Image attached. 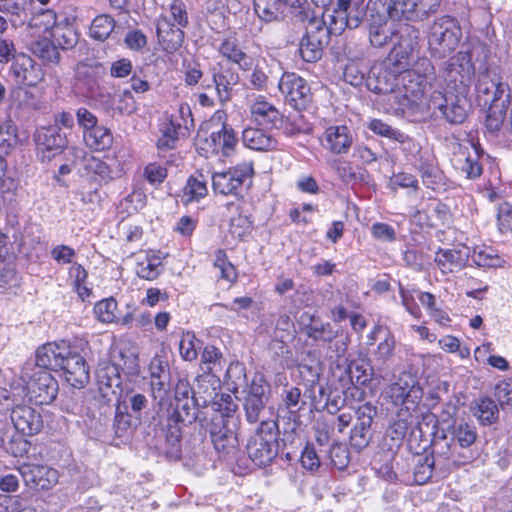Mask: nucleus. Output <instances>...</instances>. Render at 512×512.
Here are the masks:
<instances>
[{
	"label": "nucleus",
	"mask_w": 512,
	"mask_h": 512,
	"mask_svg": "<svg viewBox=\"0 0 512 512\" xmlns=\"http://www.w3.org/2000/svg\"><path fill=\"white\" fill-rule=\"evenodd\" d=\"M407 36L401 35L384 63L400 74L403 106L426 105L438 110L452 124L462 123L468 113V92L474 77L475 66L470 51H459L450 57L435 73V67L426 56H421L411 65L418 49L417 35L406 27Z\"/></svg>",
	"instance_id": "obj_1"
},
{
	"label": "nucleus",
	"mask_w": 512,
	"mask_h": 512,
	"mask_svg": "<svg viewBox=\"0 0 512 512\" xmlns=\"http://www.w3.org/2000/svg\"><path fill=\"white\" fill-rule=\"evenodd\" d=\"M36 367L44 370L63 371L68 384L82 388L89 382V369L73 343L66 340L48 342L36 350Z\"/></svg>",
	"instance_id": "obj_2"
},
{
	"label": "nucleus",
	"mask_w": 512,
	"mask_h": 512,
	"mask_svg": "<svg viewBox=\"0 0 512 512\" xmlns=\"http://www.w3.org/2000/svg\"><path fill=\"white\" fill-rule=\"evenodd\" d=\"M19 380L25 398L19 403L13 400L11 413L17 416H41V407L55 399L58 382L49 371L36 367L32 362L24 364Z\"/></svg>",
	"instance_id": "obj_3"
},
{
	"label": "nucleus",
	"mask_w": 512,
	"mask_h": 512,
	"mask_svg": "<svg viewBox=\"0 0 512 512\" xmlns=\"http://www.w3.org/2000/svg\"><path fill=\"white\" fill-rule=\"evenodd\" d=\"M121 372L136 375L139 372L138 356L131 349L113 346L110 349L109 361H101L96 370L99 390V402L110 406L118 400L121 393Z\"/></svg>",
	"instance_id": "obj_4"
},
{
	"label": "nucleus",
	"mask_w": 512,
	"mask_h": 512,
	"mask_svg": "<svg viewBox=\"0 0 512 512\" xmlns=\"http://www.w3.org/2000/svg\"><path fill=\"white\" fill-rule=\"evenodd\" d=\"M287 425L291 431L298 426L296 418H267L263 420L247 445V453L258 467L269 465L278 454L277 436L280 425Z\"/></svg>",
	"instance_id": "obj_5"
},
{
	"label": "nucleus",
	"mask_w": 512,
	"mask_h": 512,
	"mask_svg": "<svg viewBox=\"0 0 512 512\" xmlns=\"http://www.w3.org/2000/svg\"><path fill=\"white\" fill-rule=\"evenodd\" d=\"M226 114L223 111H216L210 120V124H217L211 133L206 136H199L197 149L204 157L212 156L229 157L238 144V137L234 129L225 122Z\"/></svg>",
	"instance_id": "obj_6"
},
{
	"label": "nucleus",
	"mask_w": 512,
	"mask_h": 512,
	"mask_svg": "<svg viewBox=\"0 0 512 512\" xmlns=\"http://www.w3.org/2000/svg\"><path fill=\"white\" fill-rule=\"evenodd\" d=\"M462 37L458 21L451 16H442L433 21L427 33L430 55L443 59L458 47Z\"/></svg>",
	"instance_id": "obj_7"
},
{
	"label": "nucleus",
	"mask_w": 512,
	"mask_h": 512,
	"mask_svg": "<svg viewBox=\"0 0 512 512\" xmlns=\"http://www.w3.org/2000/svg\"><path fill=\"white\" fill-rule=\"evenodd\" d=\"M200 424L208 427L214 448L220 457L226 461L233 460L238 452V418H201Z\"/></svg>",
	"instance_id": "obj_8"
},
{
	"label": "nucleus",
	"mask_w": 512,
	"mask_h": 512,
	"mask_svg": "<svg viewBox=\"0 0 512 512\" xmlns=\"http://www.w3.org/2000/svg\"><path fill=\"white\" fill-rule=\"evenodd\" d=\"M385 394L396 407H401L397 412V416H401L403 411L410 413L415 410L422 399L423 389L415 374L404 372L387 387Z\"/></svg>",
	"instance_id": "obj_9"
},
{
	"label": "nucleus",
	"mask_w": 512,
	"mask_h": 512,
	"mask_svg": "<svg viewBox=\"0 0 512 512\" xmlns=\"http://www.w3.org/2000/svg\"><path fill=\"white\" fill-rule=\"evenodd\" d=\"M370 11L369 39L374 47H383L399 32V24L384 11L382 0H370L368 4Z\"/></svg>",
	"instance_id": "obj_10"
},
{
	"label": "nucleus",
	"mask_w": 512,
	"mask_h": 512,
	"mask_svg": "<svg viewBox=\"0 0 512 512\" xmlns=\"http://www.w3.org/2000/svg\"><path fill=\"white\" fill-rule=\"evenodd\" d=\"M441 0H388L384 11L392 19L422 20L435 13Z\"/></svg>",
	"instance_id": "obj_11"
},
{
	"label": "nucleus",
	"mask_w": 512,
	"mask_h": 512,
	"mask_svg": "<svg viewBox=\"0 0 512 512\" xmlns=\"http://www.w3.org/2000/svg\"><path fill=\"white\" fill-rule=\"evenodd\" d=\"M367 86L369 90L377 94L391 93L402 109L413 107L401 104L404 93H400V88H402L400 74L391 67H387V64L384 62L372 67L367 79Z\"/></svg>",
	"instance_id": "obj_12"
},
{
	"label": "nucleus",
	"mask_w": 512,
	"mask_h": 512,
	"mask_svg": "<svg viewBox=\"0 0 512 512\" xmlns=\"http://www.w3.org/2000/svg\"><path fill=\"white\" fill-rule=\"evenodd\" d=\"M327 29L332 35L342 34L346 28H357L362 21V11L352 0H336L333 13L328 15Z\"/></svg>",
	"instance_id": "obj_13"
},
{
	"label": "nucleus",
	"mask_w": 512,
	"mask_h": 512,
	"mask_svg": "<svg viewBox=\"0 0 512 512\" xmlns=\"http://www.w3.org/2000/svg\"><path fill=\"white\" fill-rule=\"evenodd\" d=\"M253 175V165L250 162L241 163L228 171L214 173L212 186L216 193L235 195L244 183Z\"/></svg>",
	"instance_id": "obj_14"
},
{
	"label": "nucleus",
	"mask_w": 512,
	"mask_h": 512,
	"mask_svg": "<svg viewBox=\"0 0 512 512\" xmlns=\"http://www.w3.org/2000/svg\"><path fill=\"white\" fill-rule=\"evenodd\" d=\"M104 67L98 62H80L75 69L76 88L87 98L98 100L103 94L99 80Z\"/></svg>",
	"instance_id": "obj_15"
},
{
	"label": "nucleus",
	"mask_w": 512,
	"mask_h": 512,
	"mask_svg": "<svg viewBox=\"0 0 512 512\" xmlns=\"http://www.w3.org/2000/svg\"><path fill=\"white\" fill-rule=\"evenodd\" d=\"M333 375L338 377L342 389H349L350 386H364L369 383L373 376V368L366 360H352L345 368L337 364L333 369Z\"/></svg>",
	"instance_id": "obj_16"
},
{
	"label": "nucleus",
	"mask_w": 512,
	"mask_h": 512,
	"mask_svg": "<svg viewBox=\"0 0 512 512\" xmlns=\"http://www.w3.org/2000/svg\"><path fill=\"white\" fill-rule=\"evenodd\" d=\"M279 90L288 104L297 110L305 108L310 99V87L295 73H284L279 81Z\"/></svg>",
	"instance_id": "obj_17"
},
{
	"label": "nucleus",
	"mask_w": 512,
	"mask_h": 512,
	"mask_svg": "<svg viewBox=\"0 0 512 512\" xmlns=\"http://www.w3.org/2000/svg\"><path fill=\"white\" fill-rule=\"evenodd\" d=\"M34 141L43 160H50L59 153L66 144L65 136L61 134L59 127H40L34 134Z\"/></svg>",
	"instance_id": "obj_18"
},
{
	"label": "nucleus",
	"mask_w": 512,
	"mask_h": 512,
	"mask_svg": "<svg viewBox=\"0 0 512 512\" xmlns=\"http://www.w3.org/2000/svg\"><path fill=\"white\" fill-rule=\"evenodd\" d=\"M19 472L27 485L31 484L42 490L51 489L59 480L58 471L45 465L24 463Z\"/></svg>",
	"instance_id": "obj_19"
},
{
	"label": "nucleus",
	"mask_w": 512,
	"mask_h": 512,
	"mask_svg": "<svg viewBox=\"0 0 512 512\" xmlns=\"http://www.w3.org/2000/svg\"><path fill=\"white\" fill-rule=\"evenodd\" d=\"M249 111L251 120L266 128H278L282 122V114L262 95H257L250 101Z\"/></svg>",
	"instance_id": "obj_20"
},
{
	"label": "nucleus",
	"mask_w": 512,
	"mask_h": 512,
	"mask_svg": "<svg viewBox=\"0 0 512 512\" xmlns=\"http://www.w3.org/2000/svg\"><path fill=\"white\" fill-rule=\"evenodd\" d=\"M322 146L333 154H346L353 144V135L346 125H332L320 138Z\"/></svg>",
	"instance_id": "obj_21"
},
{
	"label": "nucleus",
	"mask_w": 512,
	"mask_h": 512,
	"mask_svg": "<svg viewBox=\"0 0 512 512\" xmlns=\"http://www.w3.org/2000/svg\"><path fill=\"white\" fill-rule=\"evenodd\" d=\"M156 34L159 44L167 53L178 50L184 39V32L180 26L171 23L166 15H160L156 21Z\"/></svg>",
	"instance_id": "obj_22"
},
{
	"label": "nucleus",
	"mask_w": 512,
	"mask_h": 512,
	"mask_svg": "<svg viewBox=\"0 0 512 512\" xmlns=\"http://www.w3.org/2000/svg\"><path fill=\"white\" fill-rule=\"evenodd\" d=\"M11 70L18 84L36 86L44 78L41 66L27 55L19 56Z\"/></svg>",
	"instance_id": "obj_23"
},
{
	"label": "nucleus",
	"mask_w": 512,
	"mask_h": 512,
	"mask_svg": "<svg viewBox=\"0 0 512 512\" xmlns=\"http://www.w3.org/2000/svg\"><path fill=\"white\" fill-rule=\"evenodd\" d=\"M469 256L468 247L439 249L435 255V262L442 273H453L465 267Z\"/></svg>",
	"instance_id": "obj_24"
},
{
	"label": "nucleus",
	"mask_w": 512,
	"mask_h": 512,
	"mask_svg": "<svg viewBox=\"0 0 512 512\" xmlns=\"http://www.w3.org/2000/svg\"><path fill=\"white\" fill-rule=\"evenodd\" d=\"M164 258L163 253L158 250H149L139 255L135 267L137 276L149 281L156 279L163 270Z\"/></svg>",
	"instance_id": "obj_25"
},
{
	"label": "nucleus",
	"mask_w": 512,
	"mask_h": 512,
	"mask_svg": "<svg viewBox=\"0 0 512 512\" xmlns=\"http://www.w3.org/2000/svg\"><path fill=\"white\" fill-rule=\"evenodd\" d=\"M242 142L247 148L255 151L273 150L278 145V141L271 133L253 127L243 130Z\"/></svg>",
	"instance_id": "obj_26"
},
{
	"label": "nucleus",
	"mask_w": 512,
	"mask_h": 512,
	"mask_svg": "<svg viewBox=\"0 0 512 512\" xmlns=\"http://www.w3.org/2000/svg\"><path fill=\"white\" fill-rule=\"evenodd\" d=\"M57 15L54 10L42 9L36 12L30 19L27 30L29 37L51 35L57 26Z\"/></svg>",
	"instance_id": "obj_27"
},
{
	"label": "nucleus",
	"mask_w": 512,
	"mask_h": 512,
	"mask_svg": "<svg viewBox=\"0 0 512 512\" xmlns=\"http://www.w3.org/2000/svg\"><path fill=\"white\" fill-rule=\"evenodd\" d=\"M98 100L104 108L111 111L113 115L115 113L129 115L136 109L134 97L129 90H124L115 96L103 93Z\"/></svg>",
	"instance_id": "obj_28"
},
{
	"label": "nucleus",
	"mask_w": 512,
	"mask_h": 512,
	"mask_svg": "<svg viewBox=\"0 0 512 512\" xmlns=\"http://www.w3.org/2000/svg\"><path fill=\"white\" fill-rule=\"evenodd\" d=\"M27 46L33 54L48 62L57 63L60 59L52 36L30 37L27 40Z\"/></svg>",
	"instance_id": "obj_29"
},
{
	"label": "nucleus",
	"mask_w": 512,
	"mask_h": 512,
	"mask_svg": "<svg viewBox=\"0 0 512 512\" xmlns=\"http://www.w3.org/2000/svg\"><path fill=\"white\" fill-rule=\"evenodd\" d=\"M68 283L82 301H87L92 296V288L88 283V272L79 263H72L68 269Z\"/></svg>",
	"instance_id": "obj_30"
},
{
	"label": "nucleus",
	"mask_w": 512,
	"mask_h": 512,
	"mask_svg": "<svg viewBox=\"0 0 512 512\" xmlns=\"http://www.w3.org/2000/svg\"><path fill=\"white\" fill-rule=\"evenodd\" d=\"M219 52L223 57L237 64L244 71L252 67V59L242 51L234 37L225 38L219 46Z\"/></svg>",
	"instance_id": "obj_31"
},
{
	"label": "nucleus",
	"mask_w": 512,
	"mask_h": 512,
	"mask_svg": "<svg viewBox=\"0 0 512 512\" xmlns=\"http://www.w3.org/2000/svg\"><path fill=\"white\" fill-rule=\"evenodd\" d=\"M113 403L116 404L115 416H129V412H145L149 406L148 398L141 393L127 394L123 401H120L118 396V400H114Z\"/></svg>",
	"instance_id": "obj_32"
},
{
	"label": "nucleus",
	"mask_w": 512,
	"mask_h": 512,
	"mask_svg": "<svg viewBox=\"0 0 512 512\" xmlns=\"http://www.w3.org/2000/svg\"><path fill=\"white\" fill-rule=\"evenodd\" d=\"M182 125L173 116L166 118L160 125V137L157 147L160 150L173 149L178 141Z\"/></svg>",
	"instance_id": "obj_33"
},
{
	"label": "nucleus",
	"mask_w": 512,
	"mask_h": 512,
	"mask_svg": "<svg viewBox=\"0 0 512 512\" xmlns=\"http://www.w3.org/2000/svg\"><path fill=\"white\" fill-rule=\"evenodd\" d=\"M470 150L467 154L462 153L463 158H458L457 162L462 172L466 174L469 179H475L482 174V165L479 162L481 155L480 148L474 144H470Z\"/></svg>",
	"instance_id": "obj_34"
},
{
	"label": "nucleus",
	"mask_w": 512,
	"mask_h": 512,
	"mask_svg": "<svg viewBox=\"0 0 512 512\" xmlns=\"http://www.w3.org/2000/svg\"><path fill=\"white\" fill-rule=\"evenodd\" d=\"M54 43L62 50L72 49L78 42V32L68 22H58L57 26L51 33Z\"/></svg>",
	"instance_id": "obj_35"
},
{
	"label": "nucleus",
	"mask_w": 512,
	"mask_h": 512,
	"mask_svg": "<svg viewBox=\"0 0 512 512\" xmlns=\"http://www.w3.org/2000/svg\"><path fill=\"white\" fill-rule=\"evenodd\" d=\"M292 0H254L256 14L265 22L277 20L283 13V7Z\"/></svg>",
	"instance_id": "obj_36"
},
{
	"label": "nucleus",
	"mask_w": 512,
	"mask_h": 512,
	"mask_svg": "<svg viewBox=\"0 0 512 512\" xmlns=\"http://www.w3.org/2000/svg\"><path fill=\"white\" fill-rule=\"evenodd\" d=\"M84 141L86 145L96 151L108 149L113 143V136L109 129L103 126H96L87 132H84Z\"/></svg>",
	"instance_id": "obj_37"
},
{
	"label": "nucleus",
	"mask_w": 512,
	"mask_h": 512,
	"mask_svg": "<svg viewBox=\"0 0 512 512\" xmlns=\"http://www.w3.org/2000/svg\"><path fill=\"white\" fill-rule=\"evenodd\" d=\"M271 72L267 59H258L252 72L247 76L248 86L258 91L265 90Z\"/></svg>",
	"instance_id": "obj_38"
},
{
	"label": "nucleus",
	"mask_w": 512,
	"mask_h": 512,
	"mask_svg": "<svg viewBox=\"0 0 512 512\" xmlns=\"http://www.w3.org/2000/svg\"><path fill=\"white\" fill-rule=\"evenodd\" d=\"M115 20L107 14L96 16L89 28V35L97 41H105L115 29Z\"/></svg>",
	"instance_id": "obj_39"
},
{
	"label": "nucleus",
	"mask_w": 512,
	"mask_h": 512,
	"mask_svg": "<svg viewBox=\"0 0 512 512\" xmlns=\"http://www.w3.org/2000/svg\"><path fill=\"white\" fill-rule=\"evenodd\" d=\"M208 189L206 185V181L203 179V176L199 177L191 176L183 189V194L181 196V201L184 204H189L193 201H199L201 198L207 195Z\"/></svg>",
	"instance_id": "obj_40"
},
{
	"label": "nucleus",
	"mask_w": 512,
	"mask_h": 512,
	"mask_svg": "<svg viewBox=\"0 0 512 512\" xmlns=\"http://www.w3.org/2000/svg\"><path fill=\"white\" fill-rule=\"evenodd\" d=\"M165 423L161 422V425L166 429L165 438L169 445L167 453L171 455H178L180 452L179 444L181 439V420L182 418H164Z\"/></svg>",
	"instance_id": "obj_41"
},
{
	"label": "nucleus",
	"mask_w": 512,
	"mask_h": 512,
	"mask_svg": "<svg viewBox=\"0 0 512 512\" xmlns=\"http://www.w3.org/2000/svg\"><path fill=\"white\" fill-rule=\"evenodd\" d=\"M76 351L86 360L94 361L100 356L103 347V341L100 337L94 336L89 341L83 339H76L73 342Z\"/></svg>",
	"instance_id": "obj_42"
},
{
	"label": "nucleus",
	"mask_w": 512,
	"mask_h": 512,
	"mask_svg": "<svg viewBox=\"0 0 512 512\" xmlns=\"http://www.w3.org/2000/svg\"><path fill=\"white\" fill-rule=\"evenodd\" d=\"M237 79L238 77L229 71L213 74V82L221 102L230 99L232 88L237 83Z\"/></svg>",
	"instance_id": "obj_43"
},
{
	"label": "nucleus",
	"mask_w": 512,
	"mask_h": 512,
	"mask_svg": "<svg viewBox=\"0 0 512 512\" xmlns=\"http://www.w3.org/2000/svg\"><path fill=\"white\" fill-rule=\"evenodd\" d=\"M322 43L315 35H306L301 39L299 52L306 62H315L322 56Z\"/></svg>",
	"instance_id": "obj_44"
},
{
	"label": "nucleus",
	"mask_w": 512,
	"mask_h": 512,
	"mask_svg": "<svg viewBox=\"0 0 512 512\" xmlns=\"http://www.w3.org/2000/svg\"><path fill=\"white\" fill-rule=\"evenodd\" d=\"M117 306L114 298L102 299L95 304L94 315L101 323H114L117 320Z\"/></svg>",
	"instance_id": "obj_45"
},
{
	"label": "nucleus",
	"mask_w": 512,
	"mask_h": 512,
	"mask_svg": "<svg viewBox=\"0 0 512 512\" xmlns=\"http://www.w3.org/2000/svg\"><path fill=\"white\" fill-rule=\"evenodd\" d=\"M371 422L372 418H357L350 434L353 446L362 448L368 444Z\"/></svg>",
	"instance_id": "obj_46"
},
{
	"label": "nucleus",
	"mask_w": 512,
	"mask_h": 512,
	"mask_svg": "<svg viewBox=\"0 0 512 512\" xmlns=\"http://www.w3.org/2000/svg\"><path fill=\"white\" fill-rule=\"evenodd\" d=\"M471 257L479 267L495 268L502 264V259L489 247L474 248Z\"/></svg>",
	"instance_id": "obj_47"
},
{
	"label": "nucleus",
	"mask_w": 512,
	"mask_h": 512,
	"mask_svg": "<svg viewBox=\"0 0 512 512\" xmlns=\"http://www.w3.org/2000/svg\"><path fill=\"white\" fill-rule=\"evenodd\" d=\"M434 458L431 456H420L414 467L413 482L418 485L427 483L433 474Z\"/></svg>",
	"instance_id": "obj_48"
},
{
	"label": "nucleus",
	"mask_w": 512,
	"mask_h": 512,
	"mask_svg": "<svg viewBox=\"0 0 512 512\" xmlns=\"http://www.w3.org/2000/svg\"><path fill=\"white\" fill-rule=\"evenodd\" d=\"M84 169L91 174L99 177L100 180L107 181L112 179V171L110 167L101 159L86 155L83 159Z\"/></svg>",
	"instance_id": "obj_49"
},
{
	"label": "nucleus",
	"mask_w": 512,
	"mask_h": 512,
	"mask_svg": "<svg viewBox=\"0 0 512 512\" xmlns=\"http://www.w3.org/2000/svg\"><path fill=\"white\" fill-rule=\"evenodd\" d=\"M393 453L386 452L383 455L376 456L373 460V469L378 473L380 477L387 481H394L397 478L396 472L393 466Z\"/></svg>",
	"instance_id": "obj_50"
},
{
	"label": "nucleus",
	"mask_w": 512,
	"mask_h": 512,
	"mask_svg": "<svg viewBox=\"0 0 512 512\" xmlns=\"http://www.w3.org/2000/svg\"><path fill=\"white\" fill-rule=\"evenodd\" d=\"M214 267L220 271V277L228 282H234L237 278L235 267L228 260L226 252L218 249L214 253Z\"/></svg>",
	"instance_id": "obj_51"
},
{
	"label": "nucleus",
	"mask_w": 512,
	"mask_h": 512,
	"mask_svg": "<svg viewBox=\"0 0 512 512\" xmlns=\"http://www.w3.org/2000/svg\"><path fill=\"white\" fill-rule=\"evenodd\" d=\"M490 102V106L507 110L511 102L510 88L507 83L497 82L492 98H485L484 103Z\"/></svg>",
	"instance_id": "obj_52"
},
{
	"label": "nucleus",
	"mask_w": 512,
	"mask_h": 512,
	"mask_svg": "<svg viewBox=\"0 0 512 512\" xmlns=\"http://www.w3.org/2000/svg\"><path fill=\"white\" fill-rule=\"evenodd\" d=\"M283 401L288 413L291 415L306 411V402L301 398V391L297 387L285 391Z\"/></svg>",
	"instance_id": "obj_53"
},
{
	"label": "nucleus",
	"mask_w": 512,
	"mask_h": 512,
	"mask_svg": "<svg viewBox=\"0 0 512 512\" xmlns=\"http://www.w3.org/2000/svg\"><path fill=\"white\" fill-rule=\"evenodd\" d=\"M368 128L375 134L398 142H404L405 135L380 119H372Z\"/></svg>",
	"instance_id": "obj_54"
},
{
	"label": "nucleus",
	"mask_w": 512,
	"mask_h": 512,
	"mask_svg": "<svg viewBox=\"0 0 512 512\" xmlns=\"http://www.w3.org/2000/svg\"><path fill=\"white\" fill-rule=\"evenodd\" d=\"M15 429L22 435L31 436L43 427L42 418H11Z\"/></svg>",
	"instance_id": "obj_55"
},
{
	"label": "nucleus",
	"mask_w": 512,
	"mask_h": 512,
	"mask_svg": "<svg viewBox=\"0 0 512 512\" xmlns=\"http://www.w3.org/2000/svg\"><path fill=\"white\" fill-rule=\"evenodd\" d=\"M329 457L333 466L339 470L345 469L350 461L349 449L346 444L336 443L329 451Z\"/></svg>",
	"instance_id": "obj_56"
},
{
	"label": "nucleus",
	"mask_w": 512,
	"mask_h": 512,
	"mask_svg": "<svg viewBox=\"0 0 512 512\" xmlns=\"http://www.w3.org/2000/svg\"><path fill=\"white\" fill-rule=\"evenodd\" d=\"M196 341L197 339L193 333L185 332L182 334L179 343V351L185 361H193L197 358Z\"/></svg>",
	"instance_id": "obj_57"
},
{
	"label": "nucleus",
	"mask_w": 512,
	"mask_h": 512,
	"mask_svg": "<svg viewBox=\"0 0 512 512\" xmlns=\"http://www.w3.org/2000/svg\"><path fill=\"white\" fill-rule=\"evenodd\" d=\"M454 435L462 447H468L476 440L475 427L467 422H464L463 418L457 424Z\"/></svg>",
	"instance_id": "obj_58"
},
{
	"label": "nucleus",
	"mask_w": 512,
	"mask_h": 512,
	"mask_svg": "<svg viewBox=\"0 0 512 512\" xmlns=\"http://www.w3.org/2000/svg\"><path fill=\"white\" fill-rule=\"evenodd\" d=\"M498 229L502 234L512 230V205L508 202H502L497 209Z\"/></svg>",
	"instance_id": "obj_59"
},
{
	"label": "nucleus",
	"mask_w": 512,
	"mask_h": 512,
	"mask_svg": "<svg viewBox=\"0 0 512 512\" xmlns=\"http://www.w3.org/2000/svg\"><path fill=\"white\" fill-rule=\"evenodd\" d=\"M222 353L214 346L208 345L204 348L201 355L202 369L211 373L216 365H220Z\"/></svg>",
	"instance_id": "obj_60"
},
{
	"label": "nucleus",
	"mask_w": 512,
	"mask_h": 512,
	"mask_svg": "<svg viewBox=\"0 0 512 512\" xmlns=\"http://www.w3.org/2000/svg\"><path fill=\"white\" fill-rule=\"evenodd\" d=\"M307 334L310 338L316 341L321 340L328 342L335 338L336 332L332 329L329 323L322 324L315 322L309 326Z\"/></svg>",
	"instance_id": "obj_61"
},
{
	"label": "nucleus",
	"mask_w": 512,
	"mask_h": 512,
	"mask_svg": "<svg viewBox=\"0 0 512 512\" xmlns=\"http://www.w3.org/2000/svg\"><path fill=\"white\" fill-rule=\"evenodd\" d=\"M506 112L507 110L505 109L489 106L485 126L490 133H496L500 130L506 117Z\"/></svg>",
	"instance_id": "obj_62"
},
{
	"label": "nucleus",
	"mask_w": 512,
	"mask_h": 512,
	"mask_svg": "<svg viewBox=\"0 0 512 512\" xmlns=\"http://www.w3.org/2000/svg\"><path fill=\"white\" fill-rule=\"evenodd\" d=\"M371 235L374 239L381 242H393L396 240L395 229L387 223H374L371 226Z\"/></svg>",
	"instance_id": "obj_63"
},
{
	"label": "nucleus",
	"mask_w": 512,
	"mask_h": 512,
	"mask_svg": "<svg viewBox=\"0 0 512 512\" xmlns=\"http://www.w3.org/2000/svg\"><path fill=\"white\" fill-rule=\"evenodd\" d=\"M496 395L500 406L512 411V380L500 383L496 388Z\"/></svg>",
	"instance_id": "obj_64"
}]
</instances>
